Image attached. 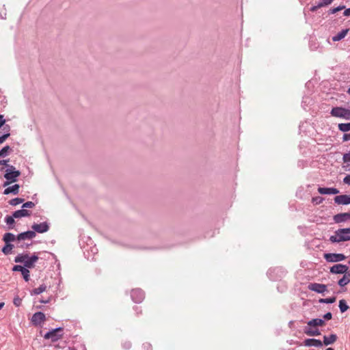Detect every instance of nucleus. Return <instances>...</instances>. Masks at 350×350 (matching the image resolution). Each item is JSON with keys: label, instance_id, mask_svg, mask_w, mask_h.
I'll list each match as a JSON object with an SVG mask.
<instances>
[{"label": "nucleus", "instance_id": "41", "mask_svg": "<svg viewBox=\"0 0 350 350\" xmlns=\"http://www.w3.org/2000/svg\"><path fill=\"white\" fill-rule=\"evenodd\" d=\"M25 269V267H22L21 265H15L14 266V267L12 268V270L14 271H21L22 273V271Z\"/></svg>", "mask_w": 350, "mask_h": 350}, {"label": "nucleus", "instance_id": "51", "mask_svg": "<svg viewBox=\"0 0 350 350\" xmlns=\"http://www.w3.org/2000/svg\"><path fill=\"white\" fill-rule=\"evenodd\" d=\"M50 301H51V297H49V298H48L47 299H46V300H42H42H40V302H41V303H43V304H47V303L50 302Z\"/></svg>", "mask_w": 350, "mask_h": 350}, {"label": "nucleus", "instance_id": "19", "mask_svg": "<svg viewBox=\"0 0 350 350\" xmlns=\"http://www.w3.org/2000/svg\"><path fill=\"white\" fill-rule=\"evenodd\" d=\"M131 297L134 301L141 302L144 299V293L139 290H133L131 293Z\"/></svg>", "mask_w": 350, "mask_h": 350}, {"label": "nucleus", "instance_id": "3", "mask_svg": "<svg viewBox=\"0 0 350 350\" xmlns=\"http://www.w3.org/2000/svg\"><path fill=\"white\" fill-rule=\"evenodd\" d=\"M21 172L16 170L13 165H8V169L4 174L5 178L7 180L4 183L3 187H6L12 183L16 182L17 178L20 176Z\"/></svg>", "mask_w": 350, "mask_h": 350}, {"label": "nucleus", "instance_id": "36", "mask_svg": "<svg viewBox=\"0 0 350 350\" xmlns=\"http://www.w3.org/2000/svg\"><path fill=\"white\" fill-rule=\"evenodd\" d=\"M323 201V198L320 196L313 197L312 199V203L315 204H320Z\"/></svg>", "mask_w": 350, "mask_h": 350}, {"label": "nucleus", "instance_id": "48", "mask_svg": "<svg viewBox=\"0 0 350 350\" xmlns=\"http://www.w3.org/2000/svg\"><path fill=\"white\" fill-rule=\"evenodd\" d=\"M343 14L345 16H350V8L345 10Z\"/></svg>", "mask_w": 350, "mask_h": 350}, {"label": "nucleus", "instance_id": "38", "mask_svg": "<svg viewBox=\"0 0 350 350\" xmlns=\"http://www.w3.org/2000/svg\"><path fill=\"white\" fill-rule=\"evenodd\" d=\"M10 150L9 146H5L0 150V157H3L8 152V151Z\"/></svg>", "mask_w": 350, "mask_h": 350}, {"label": "nucleus", "instance_id": "21", "mask_svg": "<svg viewBox=\"0 0 350 350\" xmlns=\"http://www.w3.org/2000/svg\"><path fill=\"white\" fill-rule=\"evenodd\" d=\"M19 187H20L18 184H15L12 186L8 187L4 190L3 194H5V195H8L10 193H13L15 195L18 194L19 192Z\"/></svg>", "mask_w": 350, "mask_h": 350}, {"label": "nucleus", "instance_id": "10", "mask_svg": "<svg viewBox=\"0 0 350 350\" xmlns=\"http://www.w3.org/2000/svg\"><path fill=\"white\" fill-rule=\"evenodd\" d=\"M45 314L41 312H36L31 318V322L36 326L40 325L45 321Z\"/></svg>", "mask_w": 350, "mask_h": 350}, {"label": "nucleus", "instance_id": "18", "mask_svg": "<svg viewBox=\"0 0 350 350\" xmlns=\"http://www.w3.org/2000/svg\"><path fill=\"white\" fill-rule=\"evenodd\" d=\"M338 338V336L335 334H332L329 336H323V345L325 346L330 345L335 342Z\"/></svg>", "mask_w": 350, "mask_h": 350}, {"label": "nucleus", "instance_id": "55", "mask_svg": "<svg viewBox=\"0 0 350 350\" xmlns=\"http://www.w3.org/2000/svg\"><path fill=\"white\" fill-rule=\"evenodd\" d=\"M302 163H303V161H299V162H298V165H302Z\"/></svg>", "mask_w": 350, "mask_h": 350}, {"label": "nucleus", "instance_id": "8", "mask_svg": "<svg viewBox=\"0 0 350 350\" xmlns=\"http://www.w3.org/2000/svg\"><path fill=\"white\" fill-rule=\"evenodd\" d=\"M349 271V267L342 264H336L330 267V272L334 274H344Z\"/></svg>", "mask_w": 350, "mask_h": 350}, {"label": "nucleus", "instance_id": "49", "mask_svg": "<svg viewBox=\"0 0 350 350\" xmlns=\"http://www.w3.org/2000/svg\"><path fill=\"white\" fill-rule=\"evenodd\" d=\"M5 122V120L3 119V116L0 115V127L2 126Z\"/></svg>", "mask_w": 350, "mask_h": 350}, {"label": "nucleus", "instance_id": "40", "mask_svg": "<svg viewBox=\"0 0 350 350\" xmlns=\"http://www.w3.org/2000/svg\"><path fill=\"white\" fill-rule=\"evenodd\" d=\"M342 160H343L344 163H349L350 162V152L343 154Z\"/></svg>", "mask_w": 350, "mask_h": 350}, {"label": "nucleus", "instance_id": "52", "mask_svg": "<svg viewBox=\"0 0 350 350\" xmlns=\"http://www.w3.org/2000/svg\"><path fill=\"white\" fill-rule=\"evenodd\" d=\"M4 303L3 302H1L0 303V310L4 306Z\"/></svg>", "mask_w": 350, "mask_h": 350}, {"label": "nucleus", "instance_id": "58", "mask_svg": "<svg viewBox=\"0 0 350 350\" xmlns=\"http://www.w3.org/2000/svg\"><path fill=\"white\" fill-rule=\"evenodd\" d=\"M349 264L350 265V259H349Z\"/></svg>", "mask_w": 350, "mask_h": 350}, {"label": "nucleus", "instance_id": "43", "mask_svg": "<svg viewBox=\"0 0 350 350\" xmlns=\"http://www.w3.org/2000/svg\"><path fill=\"white\" fill-rule=\"evenodd\" d=\"M9 136H10L9 133H7L4 134L3 135L1 136L0 137V144L3 143Z\"/></svg>", "mask_w": 350, "mask_h": 350}, {"label": "nucleus", "instance_id": "11", "mask_svg": "<svg viewBox=\"0 0 350 350\" xmlns=\"http://www.w3.org/2000/svg\"><path fill=\"white\" fill-rule=\"evenodd\" d=\"M36 234L34 231L29 230L18 234L16 239L18 243H20L21 241L25 240H31L36 237Z\"/></svg>", "mask_w": 350, "mask_h": 350}, {"label": "nucleus", "instance_id": "39", "mask_svg": "<svg viewBox=\"0 0 350 350\" xmlns=\"http://www.w3.org/2000/svg\"><path fill=\"white\" fill-rule=\"evenodd\" d=\"M334 0H321L319 2V6L324 7L330 4Z\"/></svg>", "mask_w": 350, "mask_h": 350}, {"label": "nucleus", "instance_id": "54", "mask_svg": "<svg viewBox=\"0 0 350 350\" xmlns=\"http://www.w3.org/2000/svg\"><path fill=\"white\" fill-rule=\"evenodd\" d=\"M6 128H7V130H8V131H9V129H10V127H9L8 126H7L6 127H3V129H6Z\"/></svg>", "mask_w": 350, "mask_h": 350}, {"label": "nucleus", "instance_id": "57", "mask_svg": "<svg viewBox=\"0 0 350 350\" xmlns=\"http://www.w3.org/2000/svg\"><path fill=\"white\" fill-rule=\"evenodd\" d=\"M326 350H334V349H333V348H331V347H329V348H327Z\"/></svg>", "mask_w": 350, "mask_h": 350}, {"label": "nucleus", "instance_id": "44", "mask_svg": "<svg viewBox=\"0 0 350 350\" xmlns=\"http://www.w3.org/2000/svg\"><path fill=\"white\" fill-rule=\"evenodd\" d=\"M343 183L346 185H350V174H347L344 178H343Z\"/></svg>", "mask_w": 350, "mask_h": 350}, {"label": "nucleus", "instance_id": "25", "mask_svg": "<svg viewBox=\"0 0 350 350\" xmlns=\"http://www.w3.org/2000/svg\"><path fill=\"white\" fill-rule=\"evenodd\" d=\"M47 289V286L45 284H41L38 288H33L31 292V295H40L42 293L46 291Z\"/></svg>", "mask_w": 350, "mask_h": 350}, {"label": "nucleus", "instance_id": "7", "mask_svg": "<svg viewBox=\"0 0 350 350\" xmlns=\"http://www.w3.org/2000/svg\"><path fill=\"white\" fill-rule=\"evenodd\" d=\"M324 258L329 262H336L344 260L346 256L340 253H327L324 254Z\"/></svg>", "mask_w": 350, "mask_h": 350}, {"label": "nucleus", "instance_id": "37", "mask_svg": "<svg viewBox=\"0 0 350 350\" xmlns=\"http://www.w3.org/2000/svg\"><path fill=\"white\" fill-rule=\"evenodd\" d=\"M35 206V204L31 201L27 202L23 204V208H31Z\"/></svg>", "mask_w": 350, "mask_h": 350}, {"label": "nucleus", "instance_id": "29", "mask_svg": "<svg viewBox=\"0 0 350 350\" xmlns=\"http://www.w3.org/2000/svg\"><path fill=\"white\" fill-rule=\"evenodd\" d=\"M14 245L11 243H5V245L2 248V252L4 254L8 255L12 252Z\"/></svg>", "mask_w": 350, "mask_h": 350}, {"label": "nucleus", "instance_id": "24", "mask_svg": "<svg viewBox=\"0 0 350 350\" xmlns=\"http://www.w3.org/2000/svg\"><path fill=\"white\" fill-rule=\"evenodd\" d=\"M324 324V320L319 318L312 319V320L307 322V325L315 327L317 326H322Z\"/></svg>", "mask_w": 350, "mask_h": 350}, {"label": "nucleus", "instance_id": "28", "mask_svg": "<svg viewBox=\"0 0 350 350\" xmlns=\"http://www.w3.org/2000/svg\"><path fill=\"white\" fill-rule=\"evenodd\" d=\"M338 127L339 131L346 133L350 131V122L340 123L338 124Z\"/></svg>", "mask_w": 350, "mask_h": 350}, {"label": "nucleus", "instance_id": "6", "mask_svg": "<svg viewBox=\"0 0 350 350\" xmlns=\"http://www.w3.org/2000/svg\"><path fill=\"white\" fill-rule=\"evenodd\" d=\"M63 328L59 327L47 332L44 336V339H50L52 342L57 341L63 336Z\"/></svg>", "mask_w": 350, "mask_h": 350}, {"label": "nucleus", "instance_id": "9", "mask_svg": "<svg viewBox=\"0 0 350 350\" xmlns=\"http://www.w3.org/2000/svg\"><path fill=\"white\" fill-rule=\"evenodd\" d=\"M333 220L336 224H342L350 220V213H341L334 215Z\"/></svg>", "mask_w": 350, "mask_h": 350}, {"label": "nucleus", "instance_id": "34", "mask_svg": "<svg viewBox=\"0 0 350 350\" xmlns=\"http://www.w3.org/2000/svg\"><path fill=\"white\" fill-rule=\"evenodd\" d=\"M21 274L23 275V277L24 278V280L26 281V282H28L29 280V277H30V275H29V271L27 269H25Z\"/></svg>", "mask_w": 350, "mask_h": 350}, {"label": "nucleus", "instance_id": "14", "mask_svg": "<svg viewBox=\"0 0 350 350\" xmlns=\"http://www.w3.org/2000/svg\"><path fill=\"white\" fill-rule=\"evenodd\" d=\"M34 232L38 233H44L49 230V226L46 222H42L40 224H35L31 226Z\"/></svg>", "mask_w": 350, "mask_h": 350}, {"label": "nucleus", "instance_id": "46", "mask_svg": "<svg viewBox=\"0 0 350 350\" xmlns=\"http://www.w3.org/2000/svg\"><path fill=\"white\" fill-rule=\"evenodd\" d=\"M321 8V6H319V3L317 5H313L310 8V10L311 12H315L317 11L319 8Z\"/></svg>", "mask_w": 350, "mask_h": 350}, {"label": "nucleus", "instance_id": "47", "mask_svg": "<svg viewBox=\"0 0 350 350\" xmlns=\"http://www.w3.org/2000/svg\"><path fill=\"white\" fill-rule=\"evenodd\" d=\"M21 300L19 298H15L14 299V304L16 306H18L21 305Z\"/></svg>", "mask_w": 350, "mask_h": 350}, {"label": "nucleus", "instance_id": "33", "mask_svg": "<svg viewBox=\"0 0 350 350\" xmlns=\"http://www.w3.org/2000/svg\"><path fill=\"white\" fill-rule=\"evenodd\" d=\"M23 202H24V199L16 198L12 199L9 202V203H10V204H11L12 206H16V205L23 203Z\"/></svg>", "mask_w": 350, "mask_h": 350}, {"label": "nucleus", "instance_id": "22", "mask_svg": "<svg viewBox=\"0 0 350 350\" xmlns=\"http://www.w3.org/2000/svg\"><path fill=\"white\" fill-rule=\"evenodd\" d=\"M31 215V211L27 210V209H21L15 211L13 213V217L15 218H21L23 217H28Z\"/></svg>", "mask_w": 350, "mask_h": 350}, {"label": "nucleus", "instance_id": "16", "mask_svg": "<svg viewBox=\"0 0 350 350\" xmlns=\"http://www.w3.org/2000/svg\"><path fill=\"white\" fill-rule=\"evenodd\" d=\"M304 344L306 347H321L323 346L321 340L316 338H308L304 341Z\"/></svg>", "mask_w": 350, "mask_h": 350}, {"label": "nucleus", "instance_id": "20", "mask_svg": "<svg viewBox=\"0 0 350 350\" xmlns=\"http://www.w3.org/2000/svg\"><path fill=\"white\" fill-rule=\"evenodd\" d=\"M349 282H350V270L348 272L344 273V275L342 276V278L338 280V284L340 286L343 287V286H346L347 284H348Z\"/></svg>", "mask_w": 350, "mask_h": 350}, {"label": "nucleus", "instance_id": "53", "mask_svg": "<svg viewBox=\"0 0 350 350\" xmlns=\"http://www.w3.org/2000/svg\"><path fill=\"white\" fill-rule=\"evenodd\" d=\"M347 92V94H349L350 95V87L348 88Z\"/></svg>", "mask_w": 350, "mask_h": 350}, {"label": "nucleus", "instance_id": "42", "mask_svg": "<svg viewBox=\"0 0 350 350\" xmlns=\"http://www.w3.org/2000/svg\"><path fill=\"white\" fill-rule=\"evenodd\" d=\"M323 318L324 321L325 320H330L332 318V314L330 312H328L323 315Z\"/></svg>", "mask_w": 350, "mask_h": 350}, {"label": "nucleus", "instance_id": "15", "mask_svg": "<svg viewBox=\"0 0 350 350\" xmlns=\"http://www.w3.org/2000/svg\"><path fill=\"white\" fill-rule=\"evenodd\" d=\"M318 191L322 195H332L338 194L340 191L338 189L334 187H321L318 188Z\"/></svg>", "mask_w": 350, "mask_h": 350}, {"label": "nucleus", "instance_id": "17", "mask_svg": "<svg viewBox=\"0 0 350 350\" xmlns=\"http://www.w3.org/2000/svg\"><path fill=\"white\" fill-rule=\"evenodd\" d=\"M304 332L307 336H316L321 334V332L318 328L315 327H310L308 325L304 327Z\"/></svg>", "mask_w": 350, "mask_h": 350}, {"label": "nucleus", "instance_id": "56", "mask_svg": "<svg viewBox=\"0 0 350 350\" xmlns=\"http://www.w3.org/2000/svg\"><path fill=\"white\" fill-rule=\"evenodd\" d=\"M302 163H303V161H299V162H298V165H302Z\"/></svg>", "mask_w": 350, "mask_h": 350}, {"label": "nucleus", "instance_id": "13", "mask_svg": "<svg viewBox=\"0 0 350 350\" xmlns=\"http://www.w3.org/2000/svg\"><path fill=\"white\" fill-rule=\"evenodd\" d=\"M334 202L337 204L349 205L350 204V195L343 194L334 197Z\"/></svg>", "mask_w": 350, "mask_h": 350}, {"label": "nucleus", "instance_id": "50", "mask_svg": "<svg viewBox=\"0 0 350 350\" xmlns=\"http://www.w3.org/2000/svg\"><path fill=\"white\" fill-rule=\"evenodd\" d=\"M8 160H1L0 161V165H6L8 167Z\"/></svg>", "mask_w": 350, "mask_h": 350}, {"label": "nucleus", "instance_id": "35", "mask_svg": "<svg viewBox=\"0 0 350 350\" xmlns=\"http://www.w3.org/2000/svg\"><path fill=\"white\" fill-rule=\"evenodd\" d=\"M14 217L12 216H7L5 219V222L9 226H13V224H14Z\"/></svg>", "mask_w": 350, "mask_h": 350}, {"label": "nucleus", "instance_id": "32", "mask_svg": "<svg viewBox=\"0 0 350 350\" xmlns=\"http://www.w3.org/2000/svg\"><path fill=\"white\" fill-rule=\"evenodd\" d=\"M312 102V99L309 96H304L302 100V107L303 108L306 110V107L310 104Z\"/></svg>", "mask_w": 350, "mask_h": 350}, {"label": "nucleus", "instance_id": "26", "mask_svg": "<svg viewBox=\"0 0 350 350\" xmlns=\"http://www.w3.org/2000/svg\"><path fill=\"white\" fill-rule=\"evenodd\" d=\"M3 240L5 243H10V242L17 241L16 237L10 232L5 233L3 235Z\"/></svg>", "mask_w": 350, "mask_h": 350}, {"label": "nucleus", "instance_id": "30", "mask_svg": "<svg viewBox=\"0 0 350 350\" xmlns=\"http://www.w3.org/2000/svg\"><path fill=\"white\" fill-rule=\"evenodd\" d=\"M336 297H330L327 298H322L319 299V303L321 304H333L336 301Z\"/></svg>", "mask_w": 350, "mask_h": 350}, {"label": "nucleus", "instance_id": "27", "mask_svg": "<svg viewBox=\"0 0 350 350\" xmlns=\"http://www.w3.org/2000/svg\"><path fill=\"white\" fill-rule=\"evenodd\" d=\"M338 307L340 308V311L342 313L346 312L349 308L347 301L345 299H340L339 301Z\"/></svg>", "mask_w": 350, "mask_h": 350}, {"label": "nucleus", "instance_id": "23", "mask_svg": "<svg viewBox=\"0 0 350 350\" xmlns=\"http://www.w3.org/2000/svg\"><path fill=\"white\" fill-rule=\"evenodd\" d=\"M349 29H344L332 37L334 42H338L343 39L349 32Z\"/></svg>", "mask_w": 350, "mask_h": 350}, {"label": "nucleus", "instance_id": "45", "mask_svg": "<svg viewBox=\"0 0 350 350\" xmlns=\"http://www.w3.org/2000/svg\"><path fill=\"white\" fill-rule=\"evenodd\" d=\"M350 140V133H345L342 136V141L343 142H347Z\"/></svg>", "mask_w": 350, "mask_h": 350}, {"label": "nucleus", "instance_id": "2", "mask_svg": "<svg viewBox=\"0 0 350 350\" xmlns=\"http://www.w3.org/2000/svg\"><path fill=\"white\" fill-rule=\"evenodd\" d=\"M38 256L36 254L29 256L27 254H20L15 257V262L24 264V267L31 269L35 267V263L38 261Z\"/></svg>", "mask_w": 350, "mask_h": 350}, {"label": "nucleus", "instance_id": "4", "mask_svg": "<svg viewBox=\"0 0 350 350\" xmlns=\"http://www.w3.org/2000/svg\"><path fill=\"white\" fill-rule=\"evenodd\" d=\"M286 273V270L281 267L271 268L267 271L269 278L273 281L281 280Z\"/></svg>", "mask_w": 350, "mask_h": 350}, {"label": "nucleus", "instance_id": "31", "mask_svg": "<svg viewBox=\"0 0 350 350\" xmlns=\"http://www.w3.org/2000/svg\"><path fill=\"white\" fill-rule=\"evenodd\" d=\"M345 8V6L343 5H338L336 8H331L329 11H328V14H336V12L340 11V10H342Z\"/></svg>", "mask_w": 350, "mask_h": 350}, {"label": "nucleus", "instance_id": "5", "mask_svg": "<svg viewBox=\"0 0 350 350\" xmlns=\"http://www.w3.org/2000/svg\"><path fill=\"white\" fill-rule=\"evenodd\" d=\"M334 117L343 118L347 120H350V109L342 107H333L330 112Z\"/></svg>", "mask_w": 350, "mask_h": 350}, {"label": "nucleus", "instance_id": "1", "mask_svg": "<svg viewBox=\"0 0 350 350\" xmlns=\"http://www.w3.org/2000/svg\"><path fill=\"white\" fill-rule=\"evenodd\" d=\"M329 241L332 243L350 241V227L339 228L335 230L334 234L329 237Z\"/></svg>", "mask_w": 350, "mask_h": 350}, {"label": "nucleus", "instance_id": "12", "mask_svg": "<svg viewBox=\"0 0 350 350\" xmlns=\"http://www.w3.org/2000/svg\"><path fill=\"white\" fill-rule=\"evenodd\" d=\"M308 288L318 293H323L327 291V286L319 283H310L308 285Z\"/></svg>", "mask_w": 350, "mask_h": 350}]
</instances>
